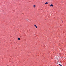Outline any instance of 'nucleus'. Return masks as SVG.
Listing matches in <instances>:
<instances>
[{
    "label": "nucleus",
    "mask_w": 66,
    "mask_h": 66,
    "mask_svg": "<svg viewBox=\"0 0 66 66\" xmlns=\"http://www.w3.org/2000/svg\"><path fill=\"white\" fill-rule=\"evenodd\" d=\"M59 65H61V64H59Z\"/></svg>",
    "instance_id": "obj_7"
},
{
    "label": "nucleus",
    "mask_w": 66,
    "mask_h": 66,
    "mask_svg": "<svg viewBox=\"0 0 66 66\" xmlns=\"http://www.w3.org/2000/svg\"><path fill=\"white\" fill-rule=\"evenodd\" d=\"M18 40H20V38H18Z\"/></svg>",
    "instance_id": "obj_3"
},
{
    "label": "nucleus",
    "mask_w": 66,
    "mask_h": 66,
    "mask_svg": "<svg viewBox=\"0 0 66 66\" xmlns=\"http://www.w3.org/2000/svg\"><path fill=\"white\" fill-rule=\"evenodd\" d=\"M34 26H35V27H36V28H37V26H36V24H35L34 25Z\"/></svg>",
    "instance_id": "obj_1"
},
{
    "label": "nucleus",
    "mask_w": 66,
    "mask_h": 66,
    "mask_svg": "<svg viewBox=\"0 0 66 66\" xmlns=\"http://www.w3.org/2000/svg\"><path fill=\"white\" fill-rule=\"evenodd\" d=\"M50 6H53V5L52 4H51V5H50Z\"/></svg>",
    "instance_id": "obj_2"
},
{
    "label": "nucleus",
    "mask_w": 66,
    "mask_h": 66,
    "mask_svg": "<svg viewBox=\"0 0 66 66\" xmlns=\"http://www.w3.org/2000/svg\"><path fill=\"white\" fill-rule=\"evenodd\" d=\"M48 4V3L47 2H46L45 3V4Z\"/></svg>",
    "instance_id": "obj_4"
},
{
    "label": "nucleus",
    "mask_w": 66,
    "mask_h": 66,
    "mask_svg": "<svg viewBox=\"0 0 66 66\" xmlns=\"http://www.w3.org/2000/svg\"><path fill=\"white\" fill-rule=\"evenodd\" d=\"M60 66H62V65H60Z\"/></svg>",
    "instance_id": "obj_6"
},
{
    "label": "nucleus",
    "mask_w": 66,
    "mask_h": 66,
    "mask_svg": "<svg viewBox=\"0 0 66 66\" xmlns=\"http://www.w3.org/2000/svg\"><path fill=\"white\" fill-rule=\"evenodd\" d=\"M34 7H35V5H34Z\"/></svg>",
    "instance_id": "obj_5"
}]
</instances>
